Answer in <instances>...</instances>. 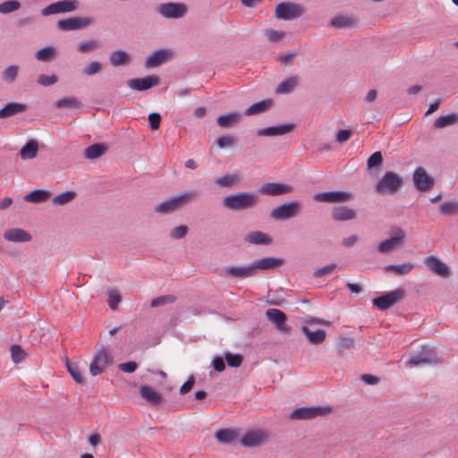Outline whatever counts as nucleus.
<instances>
[{"mask_svg":"<svg viewBox=\"0 0 458 458\" xmlns=\"http://www.w3.org/2000/svg\"><path fill=\"white\" fill-rule=\"evenodd\" d=\"M259 203V196L255 191H241L230 194L223 199L225 208L239 212L255 208Z\"/></svg>","mask_w":458,"mask_h":458,"instance_id":"f257e3e1","label":"nucleus"},{"mask_svg":"<svg viewBox=\"0 0 458 458\" xmlns=\"http://www.w3.org/2000/svg\"><path fill=\"white\" fill-rule=\"evenodd\" d=\"M198 195V192L194 190L184 191L162 201L155 207L154 211L160 215L174 213L195 199Z\"/></svg>","mask_w":458,"mask_h":458,"instance_id":"f03ea898","label":"nucleus"},{"mask_svg":"<svg viewBox=\"0 0 458 458\" xmlns=\"http://www.w3.org/2000/svg\"><path fill=\"white\" fill-rule=\"evenodd\" d=\"M404 184L402 175L394 172L387 171L375 184V191L379 195H394Z\"/></svg>","mask_w":458,"mask_h":458,"instance_id":"7ed1b4c3","label":"nucleus"},{"mask_svg":"<svg viewBox=\"0 0 458 458\" xmlns=\"http://www.w3.org/2000/svg\"><path fill=\"white\" fill-rule=\"evenodd\" d=\"M304 13L303 7L292 2H282L276 6L275 17L283 21H293Z\"/></svg>","mask_w":458,"mask_h":458,"instance_id":"20e7f679","label":"nucleus"},{"mask_svg":"<svg viewBox=\"0 0 458 458\" xmlns=\"http://www.w3.org/2000/svg\"><path fill=\"white\" fill-rule=\"evenodd\" d=\"M301 210V202L293 200L274 208L270 217L276 221H284L295 217Z\"/></svg>","mask_w":458,"mask_h":458,"instance_id":"39448f33","label":"nucleus"},{"mask_svg":"<svg viewBox=\"0 0 458 458\" xmlns=\"http://www.w3.org/2000/svg\"><path fill=\"white\" fill-rule=\"evenodd\" d=\"M404 297L405 290L399 288L394 291L386 293L379 297L374 298L372 300V304L379 310H386L403 301Z\"/></svg>","mask_w":458,"mask_h":458,"instance_id":"423d86ee","label":"nucleus"},{"mask_svg":"<svg viewBox=\"0 0 458 458\" xmlns=\"http://www.w3.org/2000/svg\"><path fill=\"white\" fill-rule=\"evenodd\" d=\"M114 359L110 356L104 345L95 352L93 360L89 364V372L91 376L96 377L101 374L106 367L112 365Z\"/></svg>","mask_w":458,"mask_h":458,"instance_id":"0eeeda50","label":"nucleus"},{"mask_svg":"<svg viewBox=\"0 0 458 458\" xmlns=\"http://www.w3.org/2000/svg\"><path fill=\"white\" fill-rule=\"evenodd\" d=\"M157 12L166 19H180L186 15L188 7L183 3L167 2L159 4Z\"/></svg>","mask_w":458,"mask_h":458,"instance_id":"6e6552de","label":"nucleus"},{"mask_svg":"<svg viewBox=\"0 0 458 458\" xmlns=\"http://www.w3.org/2000/svg\"><path fill=\"white\" fill-rule=\"evenodd\" d=\"M269 434L263 429L249 430L241 438L240 443L244 447H258L268 442Z\"/></svg>","mask_w":458,"mask_h":458,"instance_id":"1a4fd4ad","label":"nucleus"},{"mask_svg":"<svg viewBox=\"0 0 458 458\" xmlns=\"http://www.w3.org/2000/svg\"><path fill=\"white\" fill-rule=\"evenodd\" d=\"M353 199V194L349 191H335L318 192L313 196V199L326 203H343Z\"/></svg>","mask_w":458,"mask_h":458,"instance_id":"9d476101","label":"nucleus"},{"mask_svg":"<svg viewBox=\"0 0 458 458\" xmlns=\"http://www.w3.org/2000/svg\"><path fill=\"white\" fill-rule=\"evenodd\" d=\"M91 17H71L58 21L57 28L64 31L78 30L84 29L93 23Z\"/></svg>","mask_w":458,"mask_h":458,"instance_id":"9b49d317","label":"nucleus"},{"mask_svg":"<svg viewBox=\"0 0 458 458\" xmlns=\"http://www.w3.org/2000/svg\"><path fill=\"white\" fill-rule=\"evenodd\" d=\"M412 181L414 187L420 191H427L433 188L435 184L433 177L422 166L415 169L412 174Z\"/></svg>","mask_w":458,"mask_h":458,"instance_id":"f8f14e48","label":"nucleus"},{"mask_svg":"<svg viewBox=\"0 0 458 458\" xmlns=\"http://www.w3.org/2000/svg\"><path fill=\"white\" fill-rule=\"evenodd\" d=\"M77 0H63L50 4L42 10V15L47 16L55 13L72 12L78 9Z\"/></svg>","mask_w":458,"mask_h":458,"instance_id":"ddd939ff","label":"nucleus"},{"mask_svg":"<svg viewBox=\"0 0 458 458\" xmlns=\"http://www.w3.org/2000/svg\"><path fill=\"white\" fill-rule=\"evenodd\" d=\"M160 78L157 75H148L144 78L131 79L127 85L134 90L144 91L159 84Z\"/></svg>","mask_w":458,"mask_h":458,"instance_id":"4468645a","label":"nucleus"},{"mask_svg":"<svg viewBox=\"0 0 458 458\" xmlns=\"http://www.w3.org/2000/svg\"><path fill=\"white\" fill-rule=\"evenodd\" d=\"M293 191L291 185L282 182H266L262 184L259 192L267 196H280L290 193Z\"/></svg>","mask_w":458,"mask_h":458,"instance_id":"2eb2a0df","label":"nucleus"},{"mask_svg":"<svg viewBox=\"0 0 458 458\" xmlns=\"http://www.w3.org/2000/svg\"><path fill=\"white\" fill-rule=\"evenodd\" d=\"M267 319L275 326V327L284 333L290 331V327L286 325V315L278 309H268L266 311Z\"/></svg>","mask_w":458,"mask_h":458,"instance_id":"dca6fc26","label":"nucleus"},{"mask_svg":"<svg viewBox=\"0 0 458 458\" xmlns=\"http://www.w3.org/2000/svg\"><path fill=\"white\" fill-rule=\"evenodd\" d=\"M172 52L168 49H159L151 53L145 61L146 68L157 67L172 59Z\"/></svg>","mask_w":458,"mask_h":458,"instance_id":"f3484780","label":"nucleus"},{"mask_svg":"<svg viewBox=\"0 0 458 458\" xmlns=\"http://www.w3.org/2000/svg\"><path fill=\"white\" fill-rule=\"evenodd\" d=\"M425 264L428 267V269L432 270L437 276L447 278L450 276V268L449 267L441 261L437 257L428 256L425 259Z\"/></svg>","mask_w":458,"mask_h":458,"instance_id":"a211bd4d","label":"nucleus"},{"mask_svg":"<svg viewBox=\"0 0 458 458\" xmlns=\"http://www.w3.org/2000/svg\"><path fill=\"white\" fill-rule=\"evenodd\" d=\"M255 273L259 270H273L284 264L282 258L264 257L252 262Z\"/></svg>","mask_w":458,"mask_h":458,"instance_id":"6ab92c4d","label":"nucleus"},{"mask_svg":"<svg viewBox=\"0 0 458 458\" xmlns=\"http://www.w3.org/2000/svg\"><path fill=\"white\" fill-rule=\"evenodd\" d=\"M294 129H295V124L290 123H285V124H282V125L269 126V127L259 129L257 131V135L258 136L273 137V136L287 134L289 132H292Z\"/></svg>","mask_w":458,"mask_h":458,"instance_id":"aec40b11","label":"nucleus"},{"mask_svg":"<svg viewBox=\"0 0 458 458\" xmlns=\"http://www.w3.org/2000/svg\"><path fill=\"white\" fill-rule=\"evenodd\" d=\"M357 212L346 206H336L331 209V217L336 222H345L355 219Z\"/></svg>","mask_w":458,"mask_h":458,"instance_id":"412c9836","label":"nucleus"},{"mask_svg":"<svg viewBox=\"0 0 458 458\" xmlns=\"http://www.w3.org/2000/svg\"><path fill=\"white\" fill-rule=\"evenodd\" d=\"M225 273L226 276L232 278H246L256 274L252 263L246 267H227L225 269Z\"/></svg>","mask_w":458,"mask_h":458,"instance_id":"4be33fe9","label":"nucleus"},{"mask_svg":"<svg viewBox=\"0 0 458 458\" xmlns=\"http://www.w3.org/2000/svg\"><path fill=\"white\" fill-rule=\"evenodd\" d=\"M4 238L13 242H29L32 240L30 233L21 228H12L6 230Z\"/></svg>","mask_w":458,"mask_h":458,"instance_id":"5701e85b","label":"nucleus"},{"mask_svg":"<svg viewBox=\"0 0 458 458\" xmlns=\"http://www.w3.org/2000/svg\"><path fill=\"white\" fill-rule=\"evenodd\" d=\"M242 114L239 112H229L219 115L216 118V124L224 129L231 128L240 123Z\"/></svg>","mask_w":458,"mask_h":458,"instance_id":"b1692460","label":"nucleus"},{"mask_svg":"<svg viewBox=\"0 0 458 458\" xmlns=\"http://www.w3.org/2000/svg\"><path fill=\"white\" fill-rule=\"evenodd\" d=\"M27 106L23 103L8 102L0 109V118L4 119L27 110Z\"/></svg>","mask_w":458,"mask_h":458,"instance_id":"393cba45","label":"nucleus"},{"mask_svg":"<svg viewBox=\"0 0 458 458\" xmlns=\"http://www.w3.org/2000/svg\"><path fill=\"white\" fill-rule=\"evenodd\" d=\"M357 24L358 21L355 18L344 14L335 15L329 21V25L336 29L354 28Z\"/></svg>","mask_w":458,"mask_h":458,"instance_id":"a878e982","label":"nucleus"},{"mask_svg":"<svg viewBox=\"0 0 458 458\" xmlns=\"http://www.w3.org/2000/svg\"><path fill=\"white\" fill-rule=\"evenodd\" d=\"M245 242L256 245H269L272 243L271 237L261 231H251L245 236Z\"/></svg>","mask_w":458,"mask_h":458,"instance_id":"bb28decb","label":"nucleus"},{"mask_svg":"<svg viewBox=\"0 0 458 458\" xmlns=\"http://www.w3.org/2000/svg\"><path fill=\"white\" fill-rule=\"evenodd\" d=\"M109 62L114 67L128 65L131 63V55L124 50H115L110 54Z\"/></svg>","mask_w":458,"mask_h":458,"instance_id":"cd10ccee","label":"nucleus"},{"mask_svg":"<svg viewBox=\"0 0 458 458\" xmlns=\"http://www.w3.org/2000/svg\"><path fill=\"white\" fill-rule=\"evenodd\" d=\"M301 332L308 338L309 342L315 345L322 344L327 336V333L324 329L312 331L306 326L301 327Z\"/></svg>","mask_w":458,"mask_h":458,"instance_id":"c85d7f7f","label":"nucleus"},{"mask_svg":"<svg viewBox=\"0 0 458 458\" xmlns=\"http://www.w3.org/2000/svg\"><path fill=\"white\" fill-rule=\"evenodd\" d=\"M140 394L152 405L159 404L162 402V396L149 386H142L140 388Z\"/></svg>","mask_w":458,"mask_h":458,"instance_id":"c756f323","label":"nucleus"},{"mask_svg":"<svg viewBox=\"0 0 458 458\" xmlns=\"http://www.w3.org/2000/svg\"><path fill=\"white\" fill-rule=\"evenodd\" d=\"M38 151V143L35 140H28L20 150L21 159H32L37 157Z\"/></svg>","mask_w":458,"mask_h":458,"instance_id":"7c9ffc66","label":"nucleus"},{"mask_svg":"<svg viewBox=\"0 0 458 458\" xmlns=\"http://www.w3.org/2000/svg\"><path fill=\"white\" fill-rule=\"evenodd\" d=\"M51 196L50 191L47 190H34L24 196V200L30 203H43Z\"/></svg>","mask_w":458,"mask_h":458,"instance_id":"2f4dec72","label":"nucleus"},{"mask_svg":"<svg viewBox=\"0 0 458 458\" xmlns=\"http://www.w3.org/2000/svg\"><path fill=\"white\" fill-rule=\"evenodd\" d=\"M272 105H273L272 99H265V100L257 102V103L251 105L250 107H248L245 110L244 114L247 116H250V115L264 113V112L267 111L272 106Z\"/></svg>","mask_w":458,"mask_h":458,"instance_id":"473e14b6","label":"nucleus"},{"mask_svg":"<svg viewBox=\"0 0 458 458\" xmlns=\"http://www.w3.org/2000/svg\"><path fill=\"white\" fill-rule=\"evenodd\" d=\"M458 123V114L450 113L437 118L433 123L435 129H442Z\"/></svg>","mask_w":458,"mask_h":458,"instance_id":"72a5a7b5","label":"nucleus"},{"mask_svg":"<svg viewBox=\"0 0 458 458\" xmlns=\"http://www.w3.org/2000/svg\"><path fill=\"white\" fill-rule=\"evenodd\" d=\"M65 366L68 372L77 384L81 386L86 384V380L82 376L81 369L77 363L70 361L68 358H65Z\"/></svg>","mask_w":458,"mask_h":458,"instance_id":"f704fd0d","label":"nucleus"},{"mask_svg":"<svg viewBox=\"0 0 458 458\" xmlns=\"http://www.w3.org/2000/svg\"><path fill=\"white\" fill-rule=\"evenodd\" d=\"M107 151V147L103 143H95L84 150V157L88 159H97Z\"/></svg>","mask_w":458,"mask_h":458,"instance_id":"c9c22d12","label":"nucleus"},{"mask_svg":"<svg viewBox=\"0 0 458 458\" xmlns=\"http://www.w3.org/2000/svg\"><path fill=\"white\" fill-rule=\"evenodd\" d=\"M237 431L233 428H222L215 433V437L221 444H230L237 437Z\"/></svg>","mask_w":458,"mask_h":458,"instance_id":"e433bc0d","label":"nucleus"},{"mask_svg":"<svg viewBox=\"0 0 458 458\" xmlns=\"http://www.w3.org/2000/svg\"><path fill=\"white\" fill-rule=\"evenodd\" d=\"M298 85V79L296 76H291L282 82L276 89V94H288L292 92Z\"/></svg>","mask_w":458,"mask_h":458,"instance_id":"4c0bfd02","label":"nucleus"},{"mask_svg":"<svg viewBox=\"0 0 458 458\" xmlns=\"http://www.w3.org/2000/svg\"><path fill=\"white\" fill-rule=\"evenodd\" d=\"M19 66L16 64L9 65L1 72V79L7 84H13L19 74Z\"/></svg>","mask_w":458,"mask_h":458,"instance_id":"58836bf2","label":"nucleus"},{"mask_svg":"<svg viewBox=\"0 0 458 458\" xmlns=\"http://www.w3.org/2000/svg\"><path fill=\"white\" fill-rule=\"evenodd\" d=\"M414 267V265L411 262L400 264V265H387L385 267V271L386 272H394L396 275L399 276H405L409 274L412 268Z\"/></svg>","mask_w":458,"mask_h":458,"instance_id":"ea45409f","label":"nucleus"},{"mask_svg":"<svg viewBox=\"0 0 458 458\" xmlns=\"http://www.w3.org/2000/svg\"><path fill=\"white\" fill-rule=\"evenodd\" d=\"M35 57L41 62H50L55 57V49L53 47H47L39 49Z\"/></svg>","mask_w":458,"mask_h":458,"instance_id":"a19ab883","label":"nucleus"},{"mask_svg":"<svg viewBox=\"0 0 458 458\" xmlns=\"http://www.w3.org/2000/svg\"><path fill=\"white\" fill-rule=\"evenodd\" d=\"M76 197L74 191H67L55 196L52 199V203L55 206H63L72 201Z\"/></svg>","mask_w":458,"mask_h":458,"instance_id":"79ce46f5","label":"nucleus"},{"mask_svg":"<svg viewBox=\"0 0 458 458\" xmlns=\"http://www.w3.org/2000/svg\"><path fill=\"white\" fill-rule=\"evenodd\" d=\"M354 345V339L340 335L337 339V351L340 355H344L347 350H350Z\"/></svg>","mask_w":458,"mask_h":458,"instance_id":"37998d69","label":"nucleus"},{"mask_svg":"<svg viewBox=\"0 0 458 458\" xmlns=\"http://www.w3.org/2000/svg\"><path fill=\"white\" fill-rule=\"evenodd\" d=\"M439 212L445 216H454L458 214V201H445L439 207Z\"/></svg>","mask_w":458,"mask_h":458,"instance_id":"c03bdc74","label":"nucleus"},{"mask_svg":"<svg viewBox=\"0 0 458 458\" xmlns=\"http://www.w3.org/2000/svg\"><path fill=\"white\" fill-rule=\"evenodd\" d=\"M383 164V156L380 151L374 152L367 160V168L369 171L378 169Z\"/></svg>","mask_w":458,"mask_h":458,"instance_id":"a18cd8bd","label":"nucleus"},{"mask_svg":"<svg viewBox=\"0 0 458 458\" xmlns=\"http://www.w3.org/2000/svg\"><path fill=\"white\" fill-rule=\"evenodd\" d=\"M240 182V177L235 174H228L224 176L218 177L216 181V183L220 187H229L233 184L238 183Z\"/></svg>","mask_w":458,"mask_h":458,"instance_id":"49530a36","label":"nucleus"},{"mask_svg":"<svg viewBox=\"0 0 458 458\" xmlns=\"http://www.w3.org/2000/svg\"><path fill=\"white\" fill-rule=\"evenodd\" d=\"M81 102L76 98H64L57 100L55 103V108H76L79 107Z\"/></svg>","mask_w":458,"mask_h":458,"instance_id":"de8ad7c7","label":"nucleus"},{"mask_svg":"<svg viewBox=\"0 0 458 458\" xmlns=\"http://www.w3.org/2000/svg\"><path fill=\"white\" fill-rule=\"evenodd\" d=\"M290 418L293 420H311V407L297 408L291 413Z\"/></svg>","mask_w":458,"mask_h":458,"instance_id":"09e8293b","label":"nucleus"},{"mask_svg":"<svg viewBox=\"0 0 458 458\" xmlns=\"http://www.w3.org/2000/svg\"><path fill=\"white\" fill-rule=\"evenodd\" d=\"M225 360L229 367L238 368L242 365L243 361L242 355L239 353H232L230 352H225L224 353Z\"/></svg>","mask_w":458,"mask_h":458,"instance_id":"8fccbe9b","label":"nucleus"},{"mask_svg":"<svg viewBox=\"0 0 458 458\" xmlns=\"http://www.w3.org/2000/svg\"><path fill=\"white\" fill-rule=\"evenodd\" d=\"M100 47L99 43L97 40H83L78 44V51L80 53H89Z\"/></svg>","mask_w":458,"mask_h":458,"instance_id":"3c124183","label":"nucleus"},{"mask_svg":"<svg viewBox=\"0 0 458 458\" xmlns=\"http://www.w3.org/2000/svg\"><path fill=\"white\" fill-rule=\"evenodd\" d=\"M397 241L398 239H392L389 237L388 239L381 242L377 247L378 251L380 253H386L397 247H400L401 245L397 242Z\"/></svg>","mask_w":458,"mask_h":458,"instance_id":"603ef678","label":"nucleus"},{"mask_svg":"<svg viewBox=\"0 0 458 458\" xmlns=\"http://www.w3.org/2000/svg\"><path fill=\"white\" fill-rule=\"evenodd\" d=\"M12 360L14 363L21 362L26 356L25 351L18 344H13L10 348Z\"/></svg>","mask_w":458,"mask_h":458,"instance_id":"864d4df0","label":"nucleus"},{"mask_svg":"<svg viewBox=\"0 0 458 458\" xmlns=\"http://www.w3.org/2000/svg\"><path fill=\"white\" fill-rule=\"evenodd\" d=\"M21 3L17 0H9L0 4V13H10L18 10Z\"/></svg>","mask_w":458,"mask_h":458,"instance_id":"5fc2aeb1","label":"nucleus"},{"mask_svg":"<svg viewBox=\"0 0 458 458\" xmlns=\"http://www.w3.org/2000/svg\"><path fill=\"white\" fill-rule=\"evenodd\" d=\"M175 301L176 297L174 295H163L153 299L150 302V306L152 308H156L162 305H165L167 303H174Z\"/></svg>","mask_w":458,"mask_h":458,"instance_id":"6e6d98bb","label":"nucleus"},{"mask_svg":"<svg viewBox=\"0 0 458 458\" xmlns=\"http://www.w3.org/2000/svg\"><path fill=\"white\" fill-rule=\"evenodd\" d=\"M102 70L101 63L98 61H92L83 68V74L87 76H92L98 73Z\"/></svg>","mask_w":458,"mask_h":458,"instance_id":"4d7b16f0","label":"nucleus"},{"mask_svg":"<svg viewBox=\"0 0 458 458\" xmlns=\"http://www.w3.org/2000/svg\"><path fill=\"white\" fill-rule=\"evenodd\" d=\"M220 148H232L235 145V139L231 135L220 136L216 140Z\"/></svg>","mask_w":458,"mask_h":458,"instance_id":"13d9d810","label":"nucleus"},{"mask_svg":"<svg viewBox=\"0 0 458 458\" xmlns=\"http://www.w3.org/2000/svg\"><path fill=\"white\" fill-rule=\"evenodd\" d=\"M58 81V78L56 75H46V74H40L38 77L37 82L39 85L48 87L51 85H54Z\"/></svg>","mask_w":458,"mask_h":458,"instance_id":"bf43d9fd","label":"nucleus"},{"mask_svg":"<svg viewBox=\"0 0 458 458\" xmlns=\"http://www.w3.org/2000/svg\"><path fill=\"white\" fill-rule=\"evenodd\" d=\"M189 228L187 225H179L170 232V237L174 240H180L186 236Z\"/></svg>","mask_w":458,"mask_h":458,"instance_id":"052dcab7","label":"nucleus"},{"mask_svg":"<svg viewBox=\"0 0 458 458\" xmlns=\"http://www.w3.org/2000/svg\"><path fill=\"white\" fill-rule=\"evenodd\" d=\"M312 419L317 417L327 416L332 412L331 406H314L311 407Z\"/></svg>","mask_w":458,"mask_h":458,"instance_id":"680f3d73","label":"nucleus"},{"mask_svg":"<svg viewBox=\"0 0 458 458\" xmlns=\"http://www.w3.org/2000/svg\"><path fill=\"white\" fill-rule=\"evenodd\" d=\"M336 264L332 263L328 264L323 267L318 268L314 271L313 276L316 278L323 277L330 273H332L336 268Z\"/></svg>","mask_w":458,"mask_h":458,"instance_id":"e2e57ef3","label":"nucleus"},{"mask_svg":"<svg viewBox=\"0 0 458 458\" xmlns=\"http://www.w3.org/2000/svg\"><path fill=\"white\" fill-rule=\"evenodd\" d=\"M407 364L412 367L421 364H430V360L421 356L420 353L408 359Z\"/></svg>","mask_w":458,"mask_h":458,"instance_id":"0e129e2a","label":"nucleus"},{"mask_svg":"<svg viewBox=\"0 0 458 458\" xmlns=\"http://www.w3.org/2000/svg\"><path fill=\"white\" fill-rule=\"evenodd\" d=\"M390 237L392 239H398L397 242L400 245H403V240L405 238V233L401 227L394 226L390 230Z\"/></svg>","mask_w":458,"mask_h":458,"instance_id":"69168bd1","label":"nucleus"},{"mask_svg":"<svg viewBox=\"0 0 458 458\" xmlns=\"http://www.w3.org/2000/svg\"><path fill=\"white\" fill-rule=\"evenodd\" d=\"M108 305L111 310H115L121 301L119 293L114 290L108 291Z\"/></svg>","mask_w":458,"mask_h":458,"instance_id":"338daca9","label":"nucleus"},{"mask_svg":"<svg viewBox=\"0 0 458 458\" xmlns=\"http://www.w3.org/2000/svg\"><path fill=\"white\" fill-rule=\"evenodd\" d=\"M148 119L151 130L156 131L160 127L161 115L158 113H150Z\"/></svg>","mask_w":458,"mask_h":458,"instance_id":"774afa93","label":"nucleus"}]
</instances>
